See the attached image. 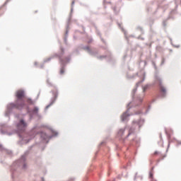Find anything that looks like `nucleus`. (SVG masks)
I'll use <instances>...</instances> for the list:
<instances>
[{
	"instance_id": "f257e3e1",
	"label": "nucleus",
	"mask_w": 181,
	"mask_h": 181,
	"mask_svg": "<svg viewBox=\"0 0 181 181\" xmlns=\"http://www.w3.org/2000/svg\"><path fill=\"white\" fill-rule=\"evenodd\" d=\"M16 103H12L11 107L13 108H17L18 110H21V108H23L25 107V100L23 98H25V91L23 90H18L16 93Z\"/></svg>"
},
{
	"instance_id": "f03ea898",
	"label": "nucleus",
	"mask_w": 181,
	"mask_h": 181,
	"mask_svg": "<svg viewBox=\"0 0 181 181\" xmlns=\"http://www.w3.org/2000/svg\"><path fill=\"white\" fill-rule=\"evenodd\" d=\"M156 84H158V87H159L161 93H163V94H166V88L162 84V80H160V78H156Z\"/></svg>"
},
{
	"instance_id": "7ed1b4c3",
	"label": "nucleus",
	"mask_w": 181,
	"mask_h": 181,
	"mask_svg": "<svg viewBox=\"0 0 181 181\" xmlns=\"http://www.w3.org/2000/svg\"><path fill=\"white\" fill-rule=\"evenodd\" d=\"M26 127H28V124L23 121V119H21L20 122L17 124V128L20 131H25L26 129Z\"/></svg>"
},
{
	"instance_id": "20e7f679",
	"label": "nucleus",
	"mask_w": 181,
	"mask_h": 181,
	"mask_svg": "<svg viewBox=\"0 0 181 181\" xmlns=\"http://www.w3.org/2000/svg\"><path fill=\"white\" fill-rule=\"evenodd\" d=\"M129 117V114H128V112H126L122 115L121 119L122 121H127Z\"/></svg>"
},
{
	"instance_id": "39448f33",
	"label": "nucleus",
	"mask_w": 181,
	"mask_h": 181,
	"mask_svg": "<svg viewBox=\"0 0 181 181\" xmlns=\"http://www.w3.org/2000/svg\"><path fill=\"white\" fill-rule=\"evenodd\" d=\"M40 136H41V138H42V139H47L49 138L47 134H46V133H45V132H41Z\"/></svg>"
},
{
	"instance_id": "423d86ee",
	"label": "nucleus",
	"mask_w": 181,
	"mask_h": 181,
	"mask_svg": "<svg viewBox=\"0 0 181 181\" xmlns=\"http://www.w3.org/2000/svg\"><path fill=\"white\" fill-rule=\"evenodd\" d=\"M33 114H37L39 112V107H35L32 110Z\"/></svg>"
},
{
	"instance_id": "0eeeda50",
	"label": "nucleus",
	"mask_w": 181,
	"mask_h": 181,
	"mask_svg": "<svg viewBox=\"0 0 181 181\" xmlns=\"http://www.w3.org/2000/svg\"><path fill=\"white\" fill-rule=\"evenodd\" d=\"M118 135L119 136H122V135H124V129H120L118 132Z\"/></svg>"
},
{
	"instance_id": "6e6552de",
	"label": "nucleus",
	"mask_w": 181,
	"mask_h": 181,
	"mask_svg": "<svg viewBox=\"0 0 181 181\" xmlns=\"http://www.w3.org/2000/svg\"><path fill=\"white\" fill-rule=\"evenodd\" d=\"M149 177H150L151 179H153V173L152 171H151V172L149 173Z\"/></svg>"
},
{
	"instance_id": "1a4fd4ad",
	"label": "nucleus",
	"mask_w": 181,
	"mask_h": 181,
	"mask_svg": "<svg viewBox=\"0 0 181 181\" xmlns=\"http://www.w3.org/2000/svg\"><path fill=\"white\" fill-rule=\"evenodd\" d=\"M27 103H28V104H33V102L30 99H28Z\"/></svg>"
},
{
	"instance_id": "9d476101",
	"label": "nucleus",
	"mask_w": 181,
	"mask_h": 181,
	"mask_svg": "<svg viewBox=\"0 0 181 181\" xmlns=\"http://www.w3.org/2000/svg\"><path fill=\"white\" fill-rule=\"evenodd\" d=\"M60 74H64V69H62L60 70Z\"/></svg>"
},
{
	"instance_id": "9b49d317",
	"label": "nucleus",
	"mask_w": 181,
	"mask_h": 181,
	"mask_svg": "<svg viewBox=\"0 0 181 181\" xmlns=\"http://www.w3.org/2000/svg\"><path fill=\"white\" fill-rule=\"evenodd\" d=\"M146 88H148V86L143 87V91L145 92L146 90Z\"/></svg>"
},
{
	"instance_id": "f8f14e48",
	"label": "nucleus",
	"mask_w": 181,
	"mask_h": 181,
	"mask_svg": "<svg viewBox=\"0 0 181 181\" xmlns=\"http://www.w3.org/2000/svg\"><path fill=\"white\" fill-rule=\"evenodd\" d=\"M55 98H57V93H55Z\"/></svg>"
},
{
	"instance_id": "ddd939ff",
	"label": "nucleus",
	"mask_w": 181,
	"mask_h": 181,
	"mask_svg": "<svg viewBox=\"0 0 181 181\" xmlns=\"http://www.w3.org/2000/svg\"><path fill=\"white\" fill-rule=\"evenodd\" d=\"M157 154H158V152H155V153H154V155H157Z\"/></svg>"
}]
</instances>
